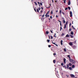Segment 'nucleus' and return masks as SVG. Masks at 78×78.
<instances>
[{
	"mask_svg": "<svg viewBox=\"0 0 78 78\" xmlns=\"http://www.w3.org/2000/svg\"><path fill=\"white\" fill-rule=\"evenodd\" d=\"M69 65L67 64L66 65V66H65V69H69Z\"/></svg>",
	"mask_w": 78,
	"mask_h": 78,
	"instance_id": "1",
	"label": "nucleus"
},
{
	"mask_svg": "<svg viewBox=\"0 0 78 78\" xmlns=\"http://www.w3.org/2000/svg\"><path fill=\"white\" fill-rule=\"evenodd\" d=\"M70 62H72V64H75L76 62L73 59L71 60V61H70Z\"/></svg>",
	"mask_w": 78,
	"mask_h": 78,
	"instance_id": "2",
	"label": "nucleus"
},
{
	"mask_svg": "<svg viewBox=\"0 0 78 78\" xmlns=\"http://www.w3.org/2000/svg\"><path fill=\"white\" fill-rule=\"evenodd\" d=\"M40 10H41V8L40 7H39L38 8V9H37V12H39V11H40Z\"/></svg>",
	"mask_w": 78,
	"mask_h": 78,
	"instance_id": "3",
	"label": "nucleus"
},
{
	"mask_svg": "<svg viewBox=\"0 0 78 78\" xmlns=\"http://www.w3.org/2000/svg\"><path fill=\"white\" fill-rule=\"evenodd\" d=\"M48 12H49V11H48V12L46 14V15H45V16H46V17H49V15H48Z\"/></svg>",
	"mask_w": 78,
	"mask_h": 78,
	"instance_id": "4",
	"label": "nucleus"
},
{
	"mask_svg": "<svg viewBox=\"0 0 78 78\" xmlns=\"http://www.w3.org/2000/svg\"><path fill=\"white\" fill-rule=\"evenodd\" d=\"M69 45H70V46H72V45H73V44H72V42L69 43Z\"/></svg>",
	"mask_w": 78,
	"mask_h": 78,
	"instance_id": "5",
	"label": "nucleus"
},
{
	"mask_svg": "<svg viewBox=\"0 0 78 78\" xmlns=\"http://www.w3.org/2000/svg\"><path fill=\"white\" fill-rule=\"evenodd\" d=\"M70 17H72V12L71 11L70 12Z\"/></svg>",
	"mask_w": 78,
	"mask_h": 78,
	"instance_id": "6",
	"label": "nucleus"
},
{
	"mask_svg": "<svg viewBox=\"0 0 78 78\" xmlns=\"http://www.w3.org/2000/svg\"><path fill=\"white\" fill-rule=\"evenodd\" d=\"M70 76L72 77L75 78V75L73 74H70Z\"/></svg>",
	"mask_w": 78,
	"mask_h": 78,
	"instance_id": "7",
	"label": "nucleus"
},
{
	"mask_svg": "<svg viewBox=\"0 0 78 78\" xmlns=\"http://www.w3.org/2000/svg\"><path fill=\"white\" fill-rule=\"evenodd\" d=\"M63 61L64 63H65V64H66V59L65 58H64Z\"/></svg>",
	"mask_w": 78,
	"mask_h": 78,
	"instance_id": "8",
	"label": "nucleus"
},
{
	"mask_svg": "<svg viewBox=\"0 0 78 78\" xmlns=\"http://www.w3.org/2000/svg\"><path fill=\"white\" fill-rule=\"evenodd\" d=\"M68 5H70V1H68Z\"/></svg>",
	"mask_w": 78,
	"mask_h": 78,
	"instance_id": "9",
	"label": "nucleus"
},
{
	"mask_svg": "<svg viewBox=\"0 0 78 78\" xmlns=\"http://www.w3.org/2000/svg\"><path fill=\"white\" fill-rule=\"evenodd\" d=\"M62 42H63V41H62V40H61L60 42L62 45Z\"/></svg>",
	"mask_w": 78,
	"mask_h": 78,
	"instance_id": "10",
	"label": "nucleus"
},
{
	"mask_svg": "<svg viewBox=\"0 0 78 78\" xmlns=\"http://www.w3.org/2000/svg\"><path fill=\"white\" fill-rule=\"evenodd\" d=\"M69 70H72V67H69Z\"/></svg>",
	"mask_w": 78,
	"mask_h": 78,
	"instance_id": "11",
	"label": "nucleus"
},
{
	"mask_svg": "<svg viewBox=\"0 0 78 78\" xmlns=\"http://www.w3.org/2000/svg\"><path fill=\"white\" fill-rule=\"evenodd\" d=\"M53 44H54V45H56L57 47H58V45H57V44H56V43H53Z\"/></svg>",
	"mask_w": 78,
	"mask_h": 78,
	"instance_id": "12",
	"label": "nucleus"
},
{
	"mask_svg": "<svg viewBox=\"0 0 78 78\" xmlns=\"http://www.w3.org/2000/svg\"><path fill=\"white\" fill-rule=\"evenodd\" d=\"M71 34H72V35H73V31H71Z\"/></svg>",
	"mask_w": 78,
	"mask_h": 78,
	"instance_id": "13",
	"label": "nucleus"
},
{
	"mask_svg": "<svg viewBox=\"0 0 78 78\" xmlns=\"http://www.w3.org/2000/svg\"><path fill=\"white\" fill-rule=\"evenodd\" d=\"M66 37H69V34H67V35L66 36Z\"/></svg>",
	"mask_w": 78,
	"mask_h": 78,
	"instance_id": "14",
	"label": "nucleus"
},
{
	"mask_svg": "<svg viewBox=\"0 0 78 78\" xmlns=\"http://www.w3.org/2000/svg\"><path fill=\"white\" fill-rule=\"evenodd\" d=\"M72 68H75V65H73L72 66Z\"/></svg>",
	"mask_w": 78,
	"mask_h": 78,
	"instance_id": "15",
	"label": "nucleus"
},
{
	"mask_svg": "<svg viewBox=\"0 0 78 78\" xmlns=\"http://www.w3.org/2000/svg\"><path fill=\"white\" fill-rule=\"evenodd\" d=\"M48 33H49V32H48V31H46V34H48Z\"/></svg>",
	"mask_w": 78,
	"mask_h": 78,
	"instance_id": "16",
	"label": "nucleus"
},
{
	"mask_svg": "<svg viewBox=\"0 0 78 78\" xmlns=\"http://www.w3.org/2000/svg\"><path fill=\"white\" fill-rule=\"evenodd\" d=\"M63 22L64 23H66V21H65V20H63Z\"/></svg>",
	"mask_w": 78,
	"mask_h": 78,
	"instance_id": "17",
	"label": "nucleus"
},
{
	"mask_svg": "<svg viewBox=\"0 0 78 78\" xmlns=\"http://www.w3.org/2000/svg\"><path fill=\"white\" fill-rule=\"evenodd\" d=\"M53 62L54 64H55V62H56L55 60H54Z\"/></svg>",
	"mask_w": 78,
	"mask_h": 78,
	"instance_id": "18",
	"label": "nucleus"
},
{
	"mask_svg": "<svg viewBox=\"0 0 78 78\" xmlns=\"http://www.w3.org/2000/svg\"><path fill=\"white\" fill-rule=\"evenodd\" d=\"M70 36H71V38H73V35H70Z\"/></svg>",
	"mask_w": 78,
	"mask_h": 78,
	"instance_id": "19",
	"label": "nucleus"
},
{
	"mask_svg": "<svg viewBox=\"0 0 78 78\" xmlns=\"http://www.w3.org/2000/svg\"><path fill=\"white\" fill-rule=\"evenodd\" d=\"M69 65L70 66H72V63H69Z\"/></svg>",
	"mask_w": 78,
	"mask_h": 78,
	"instance_id": "20",
	"label": "nucleus"
},
{
	"mask_svg": "<svg viewBox=\"0 0 78 78\" xmlns=\"http://www.w3.org/2000/svg\"><path fill=\"white\" fill-rule=\"evenodd\" d=\"M67 23H68V21H66V23L65 25H67Z\"/></svg>",
	"mask_w": 78,
	"mask_h": 78,
	"instance_id": "21",
	"label": "nucleus"
},
{
	"mask_svg": "<svg viewBox=\"0 0 78 78\" xmlns=\"http://www.w3.org/2000/svg\"><path fill=\"white\" fill-rule=\"evenodd\" d=\"M69 61L70 62L72 60V59H71V58H70V57H69Z\"/></svg>",
	"mask_w": 78,
	"mask_h": 78,
	"instance_id": "22",
	"label": "nucleus"
},
{
	"mask_svg": "<svg viewBox=\"0 0 78 78\" xmlns=\"http://www.w3.org/2000/svg\"><path fill=\"white\" fill-rule=\"evenodd\" d=\"M64 51H65V52L66 51V49L64 48Z\"/></svg>",
	"mask_w": 78,
	"mask_h": 78,
	"instance_id": "23",
	"label": "nucleus"
},
{
	"mask_svg": "<svg viewBox=\"0 0 78 78\" xmlns=\"http://www.w3.org/2000/svg\"><path fill=\"white\" fill-rule=\"evenodd\" d=\"M66 24L64 25V28L65 29V28H66Z\"/></svg>",
	"mask_w": 78,
	"mask_h": 78,
	"instance_id": "24",
	"label": "nucleus"
},
{
	"mask_svg": "<svg viewBox=\"0 0 78 78\" xmlns=\"http://www.w3.org/2000/svg\"><path fill=\"white\" fill-rule=\"evenodd\" d=\"M59 14H61V10H60L59 11Z\"/></svg>",
	"mask_w": 78,
	"mask_h": 78,
	"instance_id": "25",
	"label": "nucleus"
},
{
	"mask_svg": "<svg viewBox=\"0 0 78 78\" xmlns=\"http://www.w3.org/2000/svg\"><path fill=\"white\" fill-rule=\"evenodd\" d=\"M34 3H35V4L36 5H37V3H36V2H34Z\"/></svg>",
	"mask_w": 78,
	"mask_h": 78,
	"instance_id": "26",
	"label": "nucleus"
},
{
	"mask_svg": "<svg viewBox=\"0 0 78 78\" xmlns=\"http://www.w3.org/2000/svg\"><path fill=\"white\" fill-rule=\"evenodd\" d=\"M68 9H69V10H70V7H68Z\"/></svg>",
	"mask_w": 78,
	"mask_h": 78,
	"instance_id": "27",
	"label": "nucleus"
},
{
	"mask_svg": "<svg viewBox=\"0 0 78 78\" xmlns=\"http://www.w3.org/2000/svg\"><path fill=\"white\" fill-rule=\"evenodd\" d=\"M72 27L73 28V29H74V30H75V28H74V27H73V26H72Z\"/></svg>",
	"mask_w": 78,
	"mask_h": 78,
	"instance_id": "28",
	"label": "nucleus"
},
{
	"mask_svg": "<svg viewBox=\"0 0 78 78\" xmlns=\"http://www.w3.org/2000/svg\"><path fill=\"white\" fill-rule=\"evenodd\" d=\"M72 25V24L71 23H69V27H70V26Z\"/></svg>",
	"mask_w": 78,
	"mask_h": 78,
	"instance_id": "29",
	"label": "nucleus"
},
{
	"mask_svg": "<svg viewBox=\"0 0 78 78\" xmlns=\"http://www.w3.org/2000/svg\"><path fill=\"white\" fill-rule=\"evenodd\" d=\"M38 5H39V6H40V3H39V2H38Z\"/></svg>",
	"mask_w": 78,
	"mask_h": 78,
	"instance_id": "30",
	"label": "nucleus"
},
{
	"mask_svg": "<svg viewBox=\"0 0 78 78\" xmlns=\"http://www.w3.org/2000/svg\"><path fill=\"white\" fill-rule=\"evenodd\" d=\"M40 12L41 13H42V12H43V10H41Z\"/></svg>",
	"mask_w": 78,
	"mask_h": 78,
	"instance_id": "31",
	"label": "nucleus"
},
{
	"mask_svg": "<svg viewBox=\"0 0 78 78\" xmlns=\"http://www.w3.org/2000/svg\"><path fill=\"white\" fill-rule=\"evenodd\" d=\"M61 65L62 66H63L64 65V63H61Z\"/></svg>",
	"mask_w": 78,
	"mask_h": 78,
	"instance_id": "32",
	"label": "nucleus"
},
{
	"mask_svg": "<svg viewBox=\"0 0 78 78\" xmlns=\"http://www.w3.org/2000/svg\"><path fill=\"white\" fill-rule=\"evenodd\" d=\"M34 9L35 11L36 12H37L36 10V9H35V8H34Z\"/></svg>",
	"mask_w": 78,
	"mask_h": 78,
	"instance_id": "33",
	"label": "nucleus"
},
{
	"mask_svg": "<svg viewBox=\"0 0 78 78\" xmlns=\"http://www.w3.org/2000/svg\"><path fill=\"white\" fill-rule=\"evenodd\" d=\"M69 31H72V29H71V28L69 29Z\"/></svg>",
	"mask_w": 78,
	"mask_h": 78,
	"instance_id": "34",
	"label": "nucleus"
},
{
	"mask_svg": "<svg viewBox=\"0 0 78 78\" xmlns=\"http://www.w3.org/2000/svg\"><path fill=\"white\" fill-rule=\"evenodd\" d=\"M40 5H41V6H42V3L41 2L40 3Z\"/></svg>",
	"mask_w": 78,
	"mask_h": 78,
	"instance_id": "35",
	"label": "nucleus"
},
{
	"mask_svg": "<svg viewBox=\"0 0 78 78\" xmlns=\"http://www.w3.org/2000/svg\"><path fill=\"white\" fill-rule=\"evenodd\" d=\"M68 9L67 8H66L65 9V10H67Z\"/></svg>",
	"mask_w": 78,
	"mask_h": 78,
	"instance_id": "36",
	"label": "nucleus"
},
{
	"mask_svg": "<svg viewBox=\"0 0 78 78\" xmlns=\"http://www.w3.org/2000/svg\"><path fill=\"white\" fill-rule=\"evenodd\" d=\"M67 57H68V58H70V55H69L67 56Z\"/></svg>",
	"mask_w": 78,
	"mask_h": 78,
	"instance_id": "37",
	"label": "nucleus"
},
{
	"mask_svg": "<svg viewBox=\"0 0 78 78\" xmlns=\"http://www.w3.org/2000/svg\"><path fill=\"white\" fill-rule=\"evenodd\" d=\"M64 33H62V36H64Z\"/></svg>",
	"mask_w": 78,
	"mask_h": 78,
	"instance_id": "38",
	"label": "nucleus"
},
{
	"mask_svg": "<svg viewBox=\"0 0 78 78\" xmlns=\"http://www.w3.org/2000/svg\"><path fill=\"white\" fill-rule=\"evenodd\" d=\"M50 32H51V33H53V31L52 30H50Z\"/></svg>",
	"mask_w": 78,
	"mask_h": 78,
	"instance_id": "39",
	"label": "nucleus"
},
{
	"mask_svg": "<svg viewBox=\"0 0 78 78\" xmlns=\"http://www.w3.org/2000/svg\"><path fill=\"white\" fill-rule=\"evenodd\" d=\"M48 42H48H49V40H48L47 41Z\"/></svg>",
	"mask_w": 78,
	"mask_h": 78,
	"instance_id": "40",
	"label": "nucleus"
},
{
	"mask_svg": "<svg viewBox=\"0 0 78 78\" xmlns=\"http://www.w3.org/2000/svg\"><path fill=\"white\" fill-rule=\"evenodd\" d=\"M76 41H75V42H74V43H75V44H76Z\"/></svg>",
	"mask_w": 78,
	"mask_h": 78,
	"instance_id": "41",
	"label": "nucleus"
},
{
	"mask_svg": "<svg viewBox=\"0 0 78 78\" xmlns=\"http://www.w3.org/2000/svg\"><path fill=\"white\" fill-rule=\"evenodd\" d=\"M50 17V18L51 19H52V16H51Z\"/></svg>",
	"mask_w": 78,
	"mask_h": 78,
	"instance_id": "42",
	"label": "nucleus"
},
{
	"mask_svg": "<svg viewBox=\"0 0 78 78\" xmlns=\"http://www.w3.org/2000/svg\"><path fill=\"white\" fill-rule=\"evenodd\" d=\"M42 17H44V15H42Z\"/></svg>",
	"mask_w": 78,
	"mask_h": 78,
	"instance_id": "43",
	"label": "nucleus"
},
{
	"mask_svg": "<svg viewBox=\"0 0 78 78\" xmlns=\"http://www.w3.org/2000/svg\"><path fill=\"white\" fill-rule=\"evenodd\" d=\"M41 9H42V10H43V9H44V8H43V7H41Z\"/></svg>",
	"mask_w": 78,
	"mask_h": 78,
	"instance_id": "44",
	"label": "nucleus"
},
{
	"mask_svg": "<svg viewBox=\"0 0 78 78\" xmlns=\"http://www.w3.org/2000/svg\"><path fill=\"white\" fill-rule=\"evenodd\" d=\"M56 55V54H55V53H54L53 54L54 55Z\"/></svg>",
	"mask_w": 78,
	"mask_h": 78,
	"instance_id": "45",
	"label": "nucleus"
},
{
	"mask_svg": "<svg viewBox=\"0 0 78 78\" xmlns=\"http://www.w3.org/2000/svg\"><path fill=\"white\" fill-rule=\"evenodd\" d=\"M51 14H53V12H52V10H51Z\"/></svg>",
	"mask_w": 78,
	"mask_h": 78,
	"instance_id": "46",
	"label": "nucleus"
},
{
	"mask_svg": "<svg viewBox=\"0 0 78 78\" xmlns=\"http://www.w3.org/2000/svg\"><path fill=\"white\" fill-rule=\"evenodd\" d=\"M60 26H61V27H62V25H61V23H60Z\"/></svg>",
	"mask_w": 78,
	"mask_h": 78,
	"instance_id": "47",
	"label": "nucleus"
},
{
	"mask_svg": "<svg viewBox=\"0 0 78 78\" xmlns=\"http://www.w3.org/2000/svg\"><path fill=\"white\" fill-rule=\"evenodd\" d=\"M58 22H60V23H61V21H60L59 20H58Z\"/></svg>",
	"mask_w": 78,
	"mask_h": 78,
	"instance_id": "48",
	"label": "nucleus"
},
{
	"mask_svg": "<svg viewBox=\"0 0 78 78\" xmlns=\"http://www.w3.org/2000/svg\"><path fill=\"white\" fill-rule=\"evenodd\" d=\"M62 27H60V30H61V29L62 30Z\"/></svg>",
	"mask_w": 78,
	"mask_h": 78,
	"instance_id": "49",
	"label": "nucleus"
},
{
	"mask_svg": "<svg viewBox=\"0 0 78 78\" xmlns=\"http://www.w3.org/2000/svg\"><path fill=\"white\" fill-rule=\"evenodd\" d=\"M62 13L63 14V15H64V12H62Z\"/></svg>",
	"mask_w": 78,
	"mask_h": 78,
	"instance_id": "50",
	"label": "nucleus"
},
{
	"mask_svg": "<svg viewBox=\"0 0 78 78\" xmlns=\"http://www.w3.org/2000/svg\"><path fill=\"white\" fill-rule=\"evenodd\" d=\"M49 47H51V45H49Z\"/></svg>",
	"mask_w": 78,
	"mask_h": 78,
	"instance_id": "51",
	"label": "nucleus"
},
{
	"mask_svg": "<svg viewBox=\"0 0 78 78\" xmlns=\"http://www.w3.org/2000/svg\"><path fill=\"white\" fill-rule=\"evenodd\" d=\"M64 3H66V1H64Z\"/></svg>",
	"mask_w": 78,
	"mask_h": 78,
	"instance_id": "52",
	"label": "nucleus"
},
{
	"mask_svg": "<svg viewBox=\"0 0 78 78\" xmlns=\"http://www.w3.org/2000/svg\"><path fill=\"white\" fill-rule=\"evenodd\" d=\"M51 39H53V37H52V36H51Z\"/></svg>",
	"mask_w": 78,
	"mask_h": 78,
	"instance_id": "53",
	"label": "nucleus"
},
{
	"mask_svg": "<svg viewBox=\"0 0 78 78\" xmlns=\"http://www.w3.org/2000/svg\"><path fill=\"white\" fill-rule=\"evenodd\" d=\"M58 12V10H57V11H56V12Z\"/></svg>",
	"mask_w": 78,
	"mask_h": 78,
	"instance_id": "54",
	"label": "nucleus"
},
{
	"mask_svg": "<svg viewBox=\"0 0 78 78\" xmlns=\"http://www.w3.org/2000/svg\"><path fill=\"white\" fill-rule=\"evenodd\" d=\"M66 76H67V77H68L69 76V75H66Z\"/></svg>",
	"mask_w": 78,
	"mask_h": 78,
	"instance_id": "55",
	"label": "nucleus"
},
{
	"mask_svg": "<svg viewBox=\"0 0 78 78\" xmlns=\"http://www.w3.org/2000/svg\"><path fill=\"white\" fill-rule=\"evenodd\" d=\"M58 15H56V17H58Z\"/></svg>",
	"mask_w": 78,
	"mask_h": 78,
	"instance_id": "56",
	"label": "nucleus"
},
{
	"mask_svg": "<svg viewBox=\"0 0 78 78\" xmlns=\"http://www.w3.org/2000/svg\"><path fill=\"white\" fill-rule=\"evenodd\" d=\"M65 66H63V67H65Z\"/></svg>",
	"mask_w": 78,
	"mask_h": 78,
	"instance_id": "57",
	"label": "nucleus"
},
{
	"mask_svg": "<svg viewBox=\"0 0 78 78\" xmlns=\"http://www.w3.org/2000/svg\"><path fill=\"white\" fill-rule=\"evenodd\" d=\"M62 19H64V18H62Z\"/></svg>",
	"mask_w": 78,
	"mask_h": 78,
	"instance_id": "58",
	"label": "nucleus"
},
{
	"mask_svg": "<svg viewBox=\"0 0 78 78\" xmlns=\"http://www.w3.org/2000/svg\"><path fill=\"white\" fill-rule=\"evenodd\" d=\"M63 1H66V0H63Z\"/></svg>",
	"mask_w": 78,
	"mask_h": 78,
	"instance_id": "59",
	"label": "nucleus"
},
{
	"mask_svg": "<svg viewBox=\"0 0 78 78\" xmlns=\"http://www.w3.org/2000/svg\"><path fill=\"white\" fill-rule=\"evenodd\" d=\"M72 24H73V21L72 22Z\"/></svg>",
	"mask_w": 78,
	"mask_h": 78,
	"instance_id": "60",
	"label": "nucleus"
},
{
	"mask_svg": "<svg viewBox=\"0 0 78 78\" xmlns=\"http://www.w3.org/2000/svg\"><path fill=\"white\" fill-rule=\"evenodd\" d=\"M55 37H56V35H55Z\"/></svg>",
	"mask_w": 78,
	"mask_h": 78,
	"instance_id": "61",
	"label": "nucleus"
},
{
	"mask_svg": "<svg viewBox=\"0 0 78 78\" xmlns=\"http://www.w3.org/2000/svg\"><path fill=\"white\" fill-rule=\"evenodd\" d=\"M52 2H53V0H52Z\"/></svg>",
	"mask_w": 78,
	"mask_h": 78,
	"instance_id": "62",
	"label": "nucleus"
},
{
	"mask_svg": "<svg viewBox=\"0 0 78 78\" xmlns=\"http://www.w3.org/2000/svg\"><path fill=\"white\" fill-rule=\"evenodd\" d=\"M55 2H57V1H56Z\"/></svg>",
	"mask_w": 78,
	"mask_h": 78,
	"instance_id": "63",
	"label": "nucleus"
},
{
	"mask_svg": "<svg viewBox=\"0 0 78 78\" xmlns=\"http://www.w3.org/2000/svg\"><path fill=\"white\" fill-rule=\"evenodd\" d=\"M48 47H49V45H48Z\"/></svg>",
	"mask_w": 78,
	"mask_h": 78,
	"instance_id": "64",
	"label": "nucleus"
}]
</instances>
